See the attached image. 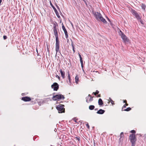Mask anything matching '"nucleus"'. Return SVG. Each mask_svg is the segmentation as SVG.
<instances>
[{
    "instance_id": "2f4dec72",
    "label": "nucleus",
    "mask_w": 146,
    "mask_h": 146,
    "mask_svg": "<svg viewBox=\"0 0 146 146\" xmlns=\"http://www.w3.org/2000/svg\"><path fill=\"white\" fill-rule=\"evenodd\" d=\"M71 46H74V44L73 43V42L72 41V43H71Z\"/></svg>"
},
{
    "instance_id": "ea45409f",
    "label": "nucleus",
    "mask_w": 146,
    "mask_h": 146,
    "mask_svg": "<svg viewBox=\"0 0 146 146\" xmlns=\"http://www.w3.org/2000/svg\"><path fill=\"white\" fill-rule=\"evenodd\" d=\"M98 97H100V94H99L98 95Z\"/></svg>"
},
{
    "instance_id": "c85d7f7f",
    "label": "nucleus",
    "mask_w": 146,
    "mask_h": 146,
    "mask_svg": "<svg viewBox=\"0 0 146 146\" xmlns=\"http://www.w3.org/2000/svg\"><path fill=\"white\" fill-rule=\"evenodd\" d=\"M56 78H58V79L59 80H60V77L59 76H58V75H56Z\"/></svg>"
},
{
    "instance_id": "e433bc0d",
    "label": "nucleus",
    "mask_w": 146,
    "mask_h": 146,
    "mask_svg": "<svg viewBox=\"0 0 146 146\" xmlns=\"http://www.w3.org/2000/svg\"><path fill=\"white\" fill-rule=\"evenodd\" d=\"M2 2V0H0V6L1 5V2Z\"/></svg>"
},
{
    "instance_id": "de8ad7c7",
    "label": "nucleus",
    "mask_w": 146,
    "mask_h": 146,
    "mask_svg": "<svg viewBox=\"0 0 146 146\" xmlns=\"http://www.w3.org/2000/svg\"><path fill=\"white\" fill-rule=\"evenodd\" d=\"M95 110H98V109H97V108L95 109Z\"/></svg>"
},
{
    "instance_id": "6e6552de",
    "label": "nucleus",
    "mask_w": 146,
    "mask_h": 146,
    "mask_svg": "<svg viewBox=\"0 0 146 146\" xmlns=\"http://www.w3.org/2000/svg\"><path fill=\"white\" fill-rule=\"evenodd\" d=\"M51 87L53 89L54 91H57L59 88V85L56 82L54 83L53 84L51 85Z\"/></svg>"
},
{
    "instance_id": "9b49d317",
    "label": "nucleus",
    "mask_w": 146,
    "mask_h": 146,
    "mask_svg": "<svg viewBox=\"0 0 146 146\" xmlns=\"http://www.w3.org/2000/svg\"><path fill=\"white\" fill-rule=\"evenodd\" d=\"M62 25H63L62 26V29L63 31L64 32V33H65V35L66 38L67 39V38H68V34L67 32L66 29H65L64 26V25H63V24H62Z\"/></svg>"
},
{
    "instance_id": "c756f323",
    "label": "nucleus",
    "mask_w": 146,
    "mask_h": 146,
    "mask_svg": "<svg viewBox=\"0 0 146 146\" xmlns=\"http://www.w3.org/2000/svg\"><path fill=\"white\" fill-rule=\"evenodd\" d=\"M86 126L87 127V128H88V129H89V128H90V126H89V125L88 124V123L87 124H86Z\"/></svg>"
},
{
    "instance_id": "7c9ffc66",
    "label": "nucleus",
    "mask_w": 146,
    "mask_h": 146,
    "mask_svg": "<svg viewBox=\"0 0 146 146\" xmlns=\"http://www.w3.org/2000/svg\"><path fill=\"white\" fill-rule=\"evenodd\" d=\"M3 39H4V40H6L7 39V36H5V35H4L3 36Z\"/></svg>"
},
{
    "instance_id": "473e14b6",
    "label": "nucleus",
    "mask_w": 146,
    "mask_h": 146,
    "mask_svg": "<svg viewBox=\"0 0 146 146\" xmlns=\"http://www.w3.org/2000/svg\"><path fill=\"white\" fill-rule=\"evenodd\" d=\"M48 52V54H49V50L48 48L47 49V53Z\"/></svg>"
},
{
    "instance_id": "ddd939ff",
    "label": "nucleus",
    "mask_w": 146,
    "mask_h": 146,
    "mask_svg": "<svg viewBox=\"0 0 146 146\" xmlns=\"http://www.w3.org/2000/svg\"><path fill=\"white\" fill-rule=\"evenodd\" d=\"M68 79L69 80L68 82L67 80V82L68 83V84L70 85H71V78L70 76V74L69 72H68Z\"/></svg>"
},
{
    "instance_id": "dca6fc26",
    "label": "nucleus",
    "mask_w": 146,
    "mask_h": 146,
    "mask_svg": "<svg viewBox=\"0 0 146 146\" xmlns=\"http://www.w3.org/2000/svg\"><path fill=\"white\" fill-rule=\"evenodd\" d=\"M60 72L61 74V76L63 78H65V72L64 71H63L61 69H60Z\"/></svg>"
},
{
    "instance_id": "f704fd0d",
    "label": "nucleus",
    "mask_w": 146,
    "mask_h": 146,
    "mask_svg": "<svg viewBox=\"0 0 146 146\" xmlns=\"http://www.w3.org/2000/svg\"><path fill=\"white\" fill-rule=\"evenodd\" d=\"M88 97H89V98H93V97H92L91 96L90 94L88 95Z\"/></svg>"
},
{
    "instance_id": "2eb2a0df",
    "label": "nucleus",
    "mask_w": 146,
    "mask_h": 146,
    "mask_svg": "<svg viewBox=\"0 0 146 146\" xmlns=\"http://www.w3.org/2000/svg\"><path fill=\"white\" fill-rule=\"evenodd\" d=\"M86 102L88 103L92 101L93 100V98H89V97H86Z\"/></svg>"
},
{
    "instance_id": "39448f33",
    "label": "nucleus",
    "mask_w": 146,
    "mask_h": 146,
    "mask_svg": "<svg viewBox=\"0 0 146 146\" xmlns=\"http://www.w3.org/2000/svg\"><path fill=\"white\" fill-rule=\"evenodd\" d=\"M119 34L121 36V38L125 42H128V39L127 38L126 36L121 30L119 32Z\"/></svg>"
},
{
    "instance_id": "79ce46f5",
    "label": "nucleus",
    "mask_w": 146,
    "mask_h": 146,
    "mask_svg": "<svg viewBox=\"0 0 146 146\" xmlns=\"http://www.w3.org/2000/svg\"><path fill=\"white\" fill-rule=\"evenodd\" d=\"M56 6H57V8H58V9H59V10H60L59 8V7H58V6H57V5H56Z\"/></svg>"
},
{
    "instance_id": "1a4fd4ad",
    "label": "nucleus",
    "mask_w": 146,
    "mask_h": 146,
    "mask_svg": "<svg viewBox=\"0 0 146 146\" xmlns=\"http://www.w3.org/2000/svg\"><path fill=\"white\" fill-rule=\"evenodd\" d=\"M132 13L135 15L136 18L138 20H139L141 19L140 16L139 14L137 12L133 10L132 11Z\"/></svg>"
},
{
    "instance_id": "a19ab883",
    "label": "nucleus",
    "mask_w": 146,
    "mask_h": 146,
    "mask_svg": "<svg viewBox=\"0 0 146 146\" xmlns=\"http://www.w3.org/2000/svg\"><path fill=\"white\" fill-rule=\"evenodd\" d=\"M108 20L109 21H110V19L108 18V17H107Z\"/></svg>"
},
{
    "instance_id": "aec40b11",
    "label": "nucleus",
    "mask_w": 146,
    "mask_h": 146,
    "mask_svg": "<svg viewBox=\"0 0 146 146\" xmlns=\"http://www.w3.org/2000/svg\"><path fill=\"white\" fill-rule=\"evenodd\" d=\"M109 101L111 102V104L113 105H114L115 104V103H114V102L113 100L111 99L110 98H109Z\"/></svg>"
},
{
    "instance_id": "72a5a7b5",
    "label": "nucleus",
    "mask_w": 146,
    "mask_h": 146,
    "mask_svg": "<svg viewBox=\"0 0 146 146\" xmlns=\"http://www.w3.org/2000/svg\"><path fill=\"white\" fill-rule=\"evenodd\" d=\"M124 103H125V104L127 103V101L126 100H124L123 102Z\"/></svg>"
},
{
    "instance_id": "5701e85b",
    "label": "nucleus",
    "mask_w": 146,
    "mask_h": 146,
    "mask_svg": "<svg viewBox=\"0 0 146 146\" xmlns=\"http://www.w3.org/2000/svg\"><path fill=\"white\" fill-rule=\"evenodd\" d=\"M128 104L126 103L122 107V111H123V108H125L126 107V106H128Z\"/></svg>"
},
{
    "instance_id": "bb28decb",
    "label": "nucleus",
    "mask_w": 146,
    "mask_h": 146,
    "mask_svg": "<svg viewBox=\"0 0 146 146\" xmlns=\"http://www.w3.org/2000/svg\"><path fill=\"white\" fill-rule=\"evenodd\" d=\"M75 138L77 140H78V141H80V137H79V136H78V137H75Z\"/></svg>"
},
{
    "instance_id": "7ed1b4c3",
    "label": "nucleus",
    "mask_w": 146,
    "mask_h": 146,
    "mask_svg": "<svg viewBox=\"0 0 146 146\" xmlns=\"http://www.w3.org/2000/svg\"><path fill=\"white\" fill-rule=\"evenodd\" d=\"M65 98L64 96L61 94H57L55 96H53L52 98V99L54 101H58L60 100H63Z\"/></svg>"
},
{
    "instance_id": "cd10ccee",
    "label": "nucleus",
    "mask_w": 146,
    "mask_h": 146,
    "mask_svg": "<svg viewBox=\"0 0 146 146\" xmlns=\"http://www.w3.org/2000/svg\"><path fill=\"white\" fill-rule=\"evenodd\" d=\"M130 132L131 133H133V134L135 133H136V131H135L134 130H132Z\"/></svg>"
},
{
    "instance_id": "b1692460",
    "label": "nucleus",
    "mask_w": 146,
    "mask_h": 146,
    "mask_svg": "<svg viewBox=\"0 0 146 146\" xmlns=\"http://www.w3.org/2000/svg\"><path fill=\"white\" fill-rule=\"evenodd\" d=\"M120 138L119 139H121L123 136V132H121L120 134Z\"/></svg>"
},
{
    "instance_id": "393cba45",
    "label": "nucleus",
    "mask_w": 146,
    "mask_h": 146,
    "mask_svg": "<svg viewBox=\"0 0 146 146\" xmlns=\"http://www.w3.org/2000/svg\"><path fill=\"white\" fill-rule=\"evenodd\" d=\"M80 63H81V66H82V68H83V60H80Z\"/></svg>"
},
{
    "instance_id": "f8f14e48",
    "label": "nucleus",
    "mask_w": 146,
    "mask_h": 146,
    "mask_svg": "<svg viewBox=\"0 0 146 146\" xmlns=\"http://www.w3.org/2000/svg\"><path fill=\"white\" fill-rule=\"evenodd\" d=\"M21 99L25 102H29L31 100L30 97L27 96L22 97Z\"/></svg>"
},
{
    "instance_id": "20e7f679",
    "label": "nucleus",
    "mask_w": 146,
    "mask_h": 146,
    "mask_svg": "<svg viewBox=\"0 0 146 146\" xmlns=\"http://www.w3.org/2000/svg\"><path fill=\"white\" fill-rule=\"evenodd\" d=\"M64 105L62 104H60L56 106V108L58 110L59 113L64 112L65 109L64 108Z\"/></svg>"
},
{
    "instance_id": "f257e3e1",
    "label": "nucleus",
    "mask_w": 146,
    "mask_h": 146,
    "mask_svg": "<svg viewBox=\"0 0 146 146\" xmlns=\"http://www.w3.org/2000/svg\"><path fill=\"white\" fill-rule=\"evenodd\" d=\"M92 13L96 20L98 21L100 20L104 23L107 24V22L102 16L101 14L100 13L94 11Z\"/></svg>"
},
{
    "instance_id": "9d476101",
    "label": "nucleus",
    "mask_w": 146,
    "mask_h": 146,
    "mask_svg": "<svg viewBox=\"0 0 146 146\" xmlns=\"http://www.w3.org/2000/svg\"><path fill=\"white\" fill-rule=\"evenodd\" d=\"M50 5L52 7L53 9H54L57 17L58 18H59L60 17V16L58 14V13L56 9L54 7V6L51 3V2L50 1Z\"/></svg>"
},
{
    "instance_id": "a18cd8bd",
    "label": "nucleus",
    "mask_w": 146,
    "mask_h": 146,
    "mask_svg": "<svg viewBox=\"0 0 146 146\" xmlns=\"http://www.w3.org/2000/svg\"><path fill=\"white\" fill-rule=\"evenodd\" d=\"M74 121L76 122H77V121H76V120H74Z\"/></svg>"
},
{
    "instance_id": "c03bdc74",
    "label": "nucleus",
    "mask_w": 146,
    "mask_h": 146,
    "mask_svg": "<svg viewBox=\"0 0 146 146\" xmlns=\"http://www.w3.org/2000/svg\"><path fill=\"white\" fill-rule=\"evenodd\" d=\"M84 1V2L86 3V1H85V0H83Z\"/></svg>"
},
{
    "instance_id": "a211bd4d",
    "label": "nucleus",
    "mask_w": 146,
    "mask_h": 146,
    "mask_svg": "<svg viewBox=\"0 0 146 146\" xmlns=\"http://www.w3.org/2000/svg\"><path fill=\"white\" fill-rule=\"evenodd\" d=\"M141 7L142 9H143L144 10H145L146 6L145 4H143V3H142L141 4Z\"/></svg>"
},
{
    "instance_id": "4be33fe9",
    "label": "nucleus",
    "mask_w": 146,
    "mask_h": 146,
    "mask_svg": "<svg viewBox=\"0 0 146 146\" xmlns=\"http://www.w3.org/2000/svg\"><path fill=\"white\" fill-rule=\"evenodd\" d=\"M131 110V108L130 107L127 108L123 110V111H129Z\"/></svg>"
},
{
    "instance_id": "a878e982",
    "label": "nucleus",
    "mask_w": 146,
    "mask_h": 146,
    "mask_svg": "<svg viewBox=\"0 0 146 146\" xmlns=\"http://www.w3.org/2000/svg\"><path fill=\"white\" fill-rule=\"evenodd\" d=\"M78 55L80 58V60H82L81 56L79 53H78Z\"/></svg>"
},
{
    "instance_id": "58836bf2",
    "label": "nucleus",
    "mask_w": 146,
    "mask_h": 146,
    "mask_svg": "<svg viewBox=\"0 0 146 146\" xmlns=\"http://www.w3.org/2000/svg\"><path fill=\"white\" fill-rule=\"evenodd\" d=\"M73 53H74L75 52V49H73Z\"/></svg>"
},
{
    "instance_id": "423d86ee",
    "label": "nucleus",
    "mask_w": 146,
    "mask_h": 146,
    "mask_svg": "<svg viewBox=\"0 0 146 146\" xmlns=\"http://www.w3.org/2000/svg\"><path fill=\"white\" fill-rule=\"evenodd\" d=\"M59 43L60 42L59 40V39H56L55 50L56 52V54H57V52H59L60 54V52L59 50Z\"/></svg>"
},
{
    "instance_id": "f3484780",
    "label": "nucleus",
    "mask_w": 146,
    "mask_h": 146,
    "mask_svg": "<svg viewBox=\"0 0 146 146\" xmlns=\"http://www.w3.org/2000/svg\"><path fill=\"white\" fill-rule=\"evenodd\" d=\"M98 104L100 106L102 105L103 104V102L102 99L101 98H100L98 100Z\"/></svg>"
},
{
    "instance_id": "6ab92c4d",
    "label": "nucleus",
    "mask_w": 146,
    "mask_h": 146,
    "mask_svg": "<svg viewBox=\"0 0 146 146\" xmlns=\"http://www.w3.org/2000/svg\"><path fill=\"white\" fill-rule=\"evenodd\" d=\"M94 108L95 106L93 105H90L89 107V109L91 110L94 109Z\"/></svg>"
},
{
    "instance_id": "c9c22d12",
    "label": "nucleus",
    "mask_w": 146,
    "mask_h": 146,
    "mask_svg": "<svg viewBox=\"0 0 146 146\" xmlns=\"http://www.w3.org/2000/svg\"><path fill=\"white\" fill-rule=\"evenodd\" d=\"M97 94H98L99 93V91H98V90H97L96 91V92H95Z\"/></svg>"
},
{
    "instance_id": "4c0bfd02",
    "label": "nucleus",
    "mask_w": 146,
    "mask_h": 146,
    "mask_svg": "<svg viewBox=\"0 0 146 146\" xmlns=\"http://www.w3.org/2000/svg\"><path fill=\"white\" fill-rule=\"evenodd\" d=\"M93 94H94L95 95H96L97 94H96V92H93Z\"/></svg>"
},
{
    "instance_id": "49530a36",
    "label": "nucleus",
    "mask_w": 146,
    "mask_h": 146,
    "mask_svg": "<svg viewBox=\"0 0 146 146\" xmlns=\"http://www.w3.org/2000/svg\"><path fill=\"white\" fill-rule=\"evenodd\" d=\"M71 25H72V27H73V25L72 23H71Z\"/></svg>"
},
{
    "instance_id": "f03ea898",
    "label": "nucleus",
    "mask_w": 146,
    "mask_h": 146,
    "mask_svg": "<svg viewBox=\"0 0 146 146\" xmlns=\"http://www.w3.org/2000/svg\"><path fill=\"white\" fill-rule=\"evenodd\" d=\"M129 139L131 143V146H135L136 141V138L135 136V135L131 134L129 135Z\"/></svg>"
},
{
    "instance_id": "412c9836",
    "label": "nucleus",
    "mask_w": 146,
    "mask_h": 146,
    "mask_svg": "<svg viewBox=\"0 0 146 146\" xmlns=\"http://www.w3.org/2000/svg\"><path fill=\"white\" fill-rule=\"evenodd\" d=\"M75 82H76V83H78V80H79L78 77V75H77L76 76L75 78Z\"/></svg>"
},
{
    "instance_id": "4468645a",
    "label": "nucleus",
    "mask_w": 146,
    "mask_h": 146,
    "mask_svg": "<svg viewBox=\"0 0 146 146\" xmlns=\"http://www.w3.org/2000/svg\"><path fill=\"white\" fill-rule=\"evenodd\" d=\"M105 112V111L103 110L100 109L98 111L97 113L98 114H103Z\"/></svg>"
},
{
    "instance_id": "0eeeda50",
    "label": "nucleus",
    "mask_w": 146,
    "mask_h": 146,
    "mask_svg": "<svg viewBox=\"0 0 146 146\" xmlns=\"http://www.w3.org/2000/svg\"><path fill=\"white\" fill-rule=\"evenodd\" d=\"M53 31L54 35L55 36L56 39H58V31L57 30L56 25L55 24H54Z\"/></svg>"
},
{
    "instance_id": "37998d69",
    "label": "nucleus",
    "mask_w": 146,
    "mask_h": 146,
    "mask_svg": "<svg viewBox=\"0 0 146 146\" xmlns=\"http://www.w3.org/2000/svg\"><path fill=\"white\" fill-rule=\"evenodd\" d=\"M72 49H74V46H72Z\"/></svg>"
}]
</instances>
